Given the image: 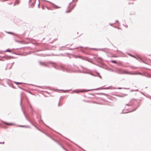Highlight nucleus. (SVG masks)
Masks as SVG:
<instances>
[{
    "label": "nucleus",
    "mask_w": 151,
    "mask_h": 151,
    "mask_svg": "<svg viewBox=\"0 0 151 151\" xmlns=\"http://www.w3.org/2000/svg\"><path fill=\"white\" fill-rule=\"evenodd\" d=\"M130 104H132L133 107V110L130 112H133L135 111L140 106V102L138 101L137 99H132L129 102Z\"/></svg>",
    "instance_id": "obj_1"
},
{
    "label": "nucleus",
    "mask_w": 151,
    "mask_h": 151,
    "mask_svg": "<svg viewBox=\"0 0 151 151\" xmlns=\"http://www.w3.org/2000/svg\"><path fill=\"white\" fill-rule=\"evenodd\" d=\"M22 94L21 95V100L20 101V105L21 106V109L22 110V111L23 112V114L24 115V116L25 117L26 119L27 120L29 121L31 124H32L34 126L35 124H34L32 122L31 120H30L29 115H27L26 114L25 112L24 111V107L22 106Z\"/></svg>",
    "instance_id": "obj_2"
},
{
    "label": "nucleus",
    "mask_w": 151,
    "mask_h": 151,
    "mask_svg": "<svg viewBox=\"0 0 151 151\" xmlns=\"http://www.w3.org/2000/svg\"><path fill=\"white\" fill-rule=\"evenodd\" d=\"M102 87H101L100 88H98L95 89H87L86 90L85 89H82L80 90H78V89H76L75 90H73L72 91V93H78L79 92H88L90 91H94V90H98L100 89Z\"/></svg>",
    "instance_id": "obj_3"
},
{
    "label": "nucleus",
    "mask_w": 151,
    "mask_h": 151,
    "mask_svg": "<svg viewBox=\"0 0 151 151\" xmlns=\"http://www.w3.org/2000/svg\"><path fill=\"white\" fill-rule=\"evenodd\" d=\"M116 72L119 74H128V72L124 70L120 69L116 71Z\"/></svg>",
    "instance_id": "obj_4"
},
{
    "label": "nucleus",
    "mask_w": 151,
    "mask_h": 151,
    "mask_svg": "<svg viewBox=\"0 0 151 151\" xmlns=\"http://www.w3.org/2000/svg\"><path fill=\"white\" fill-rule=\"evenodd\" d=\"M26 103L27 105L29 107L31 111L32 112L34 111L33 109L32 105L30 104L29 100L27 99H26Z\"/></svg>",
    "instance_id": "obj_5"
},
{
    "label": "nucleus",
    "mask_w": 151,
    "mask_h": 151,
    "mask_svg": "<svg viewBox=\"0 0 151 151\" xmlns=\"http://www.w3.org/2000/svg\"><path fill=\"white\" fill-rule=\"evenodd\" d=\"M2 58H4L6 60H8L10 59H14V57L13 56H10V55H5L3 56H0Z\"/></svg>",
    "instance_id": "obj_6"
},
{
    "label": "nucleus",
    "mask_w": 151,
    "mask_h": 151,
    "mask_svg": "<svg viewBox=\"0 0 151 151\" xmlns=\"http://www.w3.org/2000/svg\"><path fill=\"white\" fill-rule=\"evenodd\" d=\"M45 1L50 3L51 4L53 7L55 9H57L60 8V7L56 5H55V4H54V3H52L51 2H50V1H45Z\"/></svg>",
    "instance_id": "obj_7"
},
{
    "label": "nucleus",
    "mask_w": 151,
    "mask_h": 151,
    "mask_svg": "<svg viewBox=\"0 0 151 151\" xmlns=\"http://www.w3.org/2000/svg\"><path fill=\"white\" fill-rule=\"evenodd\" d=\"M134 58H136L137 60H139L142 62L143 63L147 64L145 61H144L141 57L138 55H136V56H134Z\"/></svg>",
    "instance_id": "obj_8"
},
{
    "label": "nucleus",
    "mask_w": 151,
    "mask_h": 151,
    "mask_svg": "<svg viewBox=\"0 0 151 151\" xmlns=\"http://www.w3.org/2000/svg\"><path fill=\"white\" fill-rule=\"evenodd\" d=\"M5 32L7 33L11 34L13 35L16 36V37H19V35L18 34H16L15 33H14L13 32H8V31H5Z\"/></svg>",
    "instance_id": "obj_9"
},
{
    "label": "nucleus",
    "mask_w": 151,
    "mask_h": 151,
    "mask_svg": "<svg viewBox=\"0 0 151 151\" xmlns=\"http://www.w3.org/2000/svg\"><path fill=\"white\" fill-rule=\"evenodd\" d=\"M76 5V4L73 5L68 10L66 11L65 13H67L70 12L71 10L74 9Z\"/></svg>",
    "instance_id": "obj_10"
},
{
    "label": "nucleus",
    "mask_w": 151,
    "mask_h": 151,
    "mask_svg": "<svg viewBox=\"0 0 151 151\" xmlns=\"http://www.w3.org/2000/svg\"><path fill=\"white\" fill-rule=\"evenodd\" d=\"M39 64L41 66H47V64L44 62L39 61Z\"/></svg>",
    "instance_id": "obj_11"
},
{
    "label": "nucleus",
    "mask_w": 151,
    "mask_h": 151,
    "mask_svg": "<svg viewBox=\"0 0 151 151\" xmlns=\"http://www.w3.org/2000/svg\"><path fill=\"white\" fill-rule=\"evenodd\" d=\"M40 120H39V122H42V123L44 124L48 128L51 129V128L48 126L47 125L45 124L43 121L41 119V115H40Z\"/></svg>",
    "instance_id": "obj_12"
},
{
    "label": "nucleus",
    "mask_w": 151,
    "mask_h": 151,
    "mask_svg": "<svg viewBox=\"0 0 151 151\" xmlns=\"http://www.w3.org/2000/svg\"><path fill=\"white\" fill-rule=\"evenodd\" d=\"M15 41L16 42H19L20 43H22L24 44H27L29 43L28 42H24L23 41H19L16 40H15Z\"/></svg>",
    "instance_id": "obj_13"
},
{
    "label": "nucleus",
    "mask_w": 151,
    "mask_h": 151,
    "mask_svg": "<svg viewBox=\"0 0 151 151\" xmlns=\"http://www.w3.org/2000/svg\"><path fill=\"white\" fill-rule=\"evenodd\" d=\"M18 126L19 127H25L26 128H30V126L29 125H18Z\"/></svg>",
    "instance_id": "obj_14"
},
{
    "label": "nucleus",
    "mask_w": 151,
    "mask_h": 151,
    "mask_svg": "<svg viewBox=\"0 0 151 151\" xmlns=\"http://www.w3.org/2000/svg\"><path fill=\"white\" fill-rule=\"evenodd\" d=\"M3 123L6 125H14V123H8L5 121L3 122Z\"/></svg>",
    "instance_id": "obj_15"
},
{
    "label": "nucleus",
    "mask_w": 151,
    "mask_h": 151,
    "mask_svg": "<svg viewBox=\"0 0 151 151\" xmlns=\"http://www.w3.org/2000/svg\"><path fill=\"white\" fill-rule=\"evenodd\" d=\"M35 2H36V0H35L34 2L32 3L31 4L30 6H29V7H31V8H33L34 7V6L35 4Z\"/></svg>",
    "instance_id": "obj_16"
},
{
    "label": "nucleus",
    "mask_w": 151,
    "mask_h": 151,
    "mask_svg": "<svg viewBox=\"0 0 151 151\" xmlns=\"http://www.w3.org/2000/svg\"><path fill=\"white\" fill-rule=\"evenodd\" d=\"M91 49H93V50H102L103 51H104L103 50H104V49H102V48H99V49H97V48H90ZM104 52H105L104 51Z\"/></svg>",
    "instance_id": "obj_17"
},
{
    "label": "nucleus",
    "mask_w": 151,
    "mask_h": 151,
    "mask_svg": "<svg viewBox=\"0 0 151 151\" xmlns=\"http://www.w3.org/2000/svg\"><path fill=\"white\" fill-rule=\"evenodd\" d=\"M124 109H123L122 110V112L120 113V114H126V113H129V112H130L131 111H125V112H123V111H124Z\"/></svg>",
    "instance_id": "obj_18"
},
{
    "label": "nucleus",
    "mask_w": 151,
    "mask_h": 151,
    "mask_svg": "<svg viewBox=\"0 0 151 151\" xmlns=\"http://www.w3.org/2000/svg\"><path fill=\"white\" fill-rule=\"evenodd\" d=\"M95 94H97V95H99L100 94H101L104 95L105 96H107V94L106 93H95Z\"/></svg>",
    "instance_id": "obj_19"
},
{
    "label": "nucleus",
    "mask_w": 151,
    "mask_h": 151,
    "mask_svg": "<svg viewBox=\"0 0 151 151\" xmlns=\"http://www.w3.org/2000/svg\"><path fill=\"white\" fill-rule=\"evenodd\" d=\"M82 73H88V74H90L91 75H92L93 76H96L95 75H94V74H91V73H89L88 72H85V71H83V72H82Z\"/></svg>",
    "instance_id": "obj_20"
},
{
    "label": "nucleus",
    "mask_w": 151,
    "mask_h": 151,
    "mask_svg": "<svg viewBox=\"0 0 151 151\" xmlns=\"http://www.w3.org/2000/svg\"><path fill=\"white\" fill-rule=\"evenodd\" d=\"M79 48H83V47L82 46H79V47H75L73 48H70L69 49H68L69 50H72L73 49H78Z\"/></svg>",
    "instance_id": "obj_21"
},
{
    "label": "nucleus",
    "mask_w": 151,
    "mask_h": 151,
    "mask_svg": "<svg viewBox=\"0 0 151 151\" xmlns=\"http://www.w3.org/2000/svg\"><path fill=\"white\" fill-rule=\"evenodd\" d=\"M60 69L62 70L65 71L66 70V69L63 66H61L60 68Z\"/></svg>",
    "instance_id": "obj_22"
},
{
    "label": "nucleus",
    "mask_w": 151,
    "mask_h": 151,
    "mask_svg": "<svg viewBox=\"0 0 151 151\" xmlns=\"http://www.w3.org/2000/svg\"><path fill=\"white\" fill-rule=\"evenodd\" d=\"M29 85H32V86H35L36 87H39V88H43L42 87V86H38L36 85H33L32 84H29Z\"/></svg>",
    "instance_id": "obj_23"
},
{
    "label": "nucleus",
    "mask_w": 151,
    "mask_h": 151,
    "mask_svg": "<svg viewBox=\"0 0 151 151\" xmlns=\"http://www.w3.org/2000/svg\"><path fill=\"white\" fill-rule=\"evenodd\" d=\"M110 62L111 63H115V64L117 63V62L116 61V60H112Z\"/></svg>",
    "instance_id": "obj_24"
},
{
    "label": "nucleus",
    "mask_w": 151,
    "mask_h": 151,
    "mask_svg": "<svg viewBox=\"0 0 151 151\" xmlns=\"http://www.w3.org/2000/svg\"><path fill=\"white\" fill-rule=\"evenodd\" d=\"M58 145H60L63 148V147H64L58 141L56 142Z\"/></svg>",
    "instance_id": "obj_25"
},
{
    "label": "nucleus",
    "mask_w": 151,
    "mask_h": 151,
    "mask_svg": "<svg viewBox=\"0 0 151 151\" xmlns=\"http://www.w3.org/2000/svg\"><path fill=\"white\" fill-rule=\"evenodd\" d=\"M11 50L9 48L7 49L4 51L5 52H11Z\"/></svg>",
    "instance_id": "obj_26"
},
{
    "label": "nucleus",
    "mask_w": 151,
    "mask_h": 151,
    "mask_svg": "<svg viewBox=\"0 0 151 151\" xmlns=\"http://www.w3.org/2000/svg\"><path fill=\"white\" fill-rule=\"evenodd\" d=\"M68 45H68H65V46H62V47H60L59 48V49H58V50H61V48H65V47H66L65 46H66Z\"/></svg>",
    "instance_id": "obj_27"
},
{
    "label": "nucleus",
    "mask_w": 151,
    "mask_h": 151,
    "mask_svg": "<svg viewBox=\"0 0 151 151\" xmlns=\"http://www.w3.org/2000/svg\"><path fill=\"white\" fill-rule=\"evenodd\" d=\"M14 82L15 84H16V85H18L19 84H22V83H23L22 82H16V81H14Z\"/></svg>",
    "instance_id": "obj_28"
},
{
    "label": "nucleus",
    "mask_w": 151,
    "mask_h": 151,
    "mask_svg": "<svg viewBox=\"0 0 151 151\" xmlns=\"http://www.w3.org/2000/svg\"><path fill=\"white\" fill-rule=\"evenodd\" d=\"M127 54L130 56H131L133 58H134V56L133 55H132L131 54L129 53V52H127Z\"/></svg>",
    "instance_id": "obj_29"
},
{
    "label": "nucleus",
    "mask_w": 151,
    "mask_h": 151,
    "mask_svg": "<svg viewBox=\"0 0 151 151\" xmlns=\"http://www.w3.org/2000/svg\"><path fill=\"white\" fill-rule=\"evenodd\" d=\"M97 73L98 75L97 76H96H96H98V77H99L101 79L102 78V77L100 75L99 73H98V72Z\"/></svg>",
    "instance_id": "obj_30"
},
{
    "label": "nucleus",
    "mask_w": 151,
    "mask_h": 151,
    "mask_svg": "<svg viewBox=\"0 0 151 151\" xmlns=\"http://www.w3.org/2000/svg\"><path fill=\"white\" fill-rule=\"evenodd\" d=\"M111 87V86H110L108 87H105L104 88H103V89H105V90L109 89H110V88Z\"/></svg>",
    "instance_id": "obj_31"
},
{
    "label": "nucleus",
    "mask_w": 151,
    "mask_h": 151,
    "mask_svg": "<svg viewBox=\"0 0 151 151\" xmlns=\"http://www.w3.org/2000/svg\"><path fill=\"white\" fill-rule=\"evenodd\" d=\"M72 2V1L71 2H70V3H69V4H68V5L67 7V9H68L70 8V4L72 3V2Z\"/></svg>",
    "instance_id": "obj_32"
},
{
    "label": "nucleus",
    "mask_w": 151,
    "mask_h": 151,
    "mask_svg": "<svg viewBox=\"0 0 151 151\" xmlns=\"http://www.w3.org/2000/svg\"><path fill=\"white\" fill-rule=\"evenodd\" d=\"M50 138L52 139L55 142H57L58 141L57 140H56L55 139H54V138L51 137Z\"/></svg>",
    "instance_id": "obj_33"
},
{
    "label": "nucleus",
    "mask_w": 151,
    "mask_h": 151,
    "mask_svg": "<svg viewBox=\"0 0 151 151\" xmlns=\"http://www.w3.org/2000/svg\"><path fill=\"white\" fill-rule=\"evenodd\" d=\"M46 8H47V9L48 10H52V9L50 8V7H48L47 6L46 7Z\"/></svg>",
    "instance_id": "obj_34"
},
{
    "label": "nucleus",
    "mask_w": 151,
    "mask_h": 151,
    "mask_svg": "<svg viewBox=\"0 0 151 151\" xmlns=\"http://www.w3.org/2000/svg\"><path fill=\"white\" fill-rule=\"evenodd\" d=\"M86 58L85 57V58H82V59L83 60H87V61H88V62H90L89 61V60H86V59H85V58Z\"/></svg>",
    "instance_id": "obj_35"
},
{
    "label": "nucleus",
    "mask_w": 151,
    "mask_h": 151,
    "mask_svg": "<svg viewBox=\"0 0 151 151\" xmlns=\"http://www.w3.org/2000/svg\"><path fill=\"white\" fill-rule=\"evenodd\" d=\"M146 76L148 78H151V76L149 74L147 76Z\"/></svg>",
    "instance_id": "obj_36"
},
{
    "label": "nucleus",
    "mask_w": 151,
    "mask_h": 151,
    "mask_svg": "<svg viewBox=\"0 0 151 151\" xmlns=\"http://www.w3.org/2000/svg\"><path fill=\"white\" fill-rule=\"evenodd\" d=\"M139 92L141 93L142 94H143V95H144V96H145V95L144 94V93H143L142 92V91H139Z\"/></svg>",
    "instance_id": "obj_37"
},
{
    "label": "nucleus",
    "mask_w": 151,
    "mask_h": 151,
    "mask_svg": "<svg viewBox=\"0 0 151 151\" xmlns=\"http://www.w3.org/2000/svg\"><path fill=\"white\" fill-rule=\"evenodd\" d=\"M45 135H46L47 136H48V137L50 138L51 137V136H50L48 134H46V133H45Z\"/></svg>",
    "instance_id": "obj_38"
},
{
    "label": "nucleus",
    "mask_w": 151,
    "mask_h": 151,
    "mask_svg": "<svg viewBox=\"0 0 151 151\" xmlns=\"http://www.w3.org/2000/svg\"><path fill=\"white\" fill-rule=\"evenodd\" d=\"M60 100L59 101L58 104V106H60Z\"/></svg>",
    "instance_id": "obj_39"
},
{
    "label": "nucleus",
    "mask_w": 151,
    "mask_h": 151,
    "mask_svg": "<svg viewBox=\"0 0 151 151\" xmlns=\"http://www.w3.org/2000/svg\"><path fill=\"white\" fill-rule=\"evenodd\" d=\"M111 44L112 45H113V46L114 47H115V48H117V50H117V52H119V50H118L117 48L116 47H115V46H114V45H113L112 43H111Z\"/></svg>",
    "instance_id": "obj_40"
},
{
    "label": "nucleus",
    "mask_w": 151,
    "mask_h": 151,
    "mask_svg": "<svg viewBox=\"0 0 151 151\" xmlns=\"http://www.w3.org/2000/svg\"><path fill=\"white\" fill-rule=\"evenodd\" d=\"M125 104V105L126 106H132V104Z\"/></svg>",
    "instance_id": "obj_41"
},
{
    "label": "nucleus",
    "mask_w": 151,
    "mask_h": 151,
    "mask_svg": "<svg viewBox=\"0 0 151 151\" xmlns=\"http://www.w3.org/2000/svg\"><path fill=\"white\" fill-rule=\"evenodd\" d=\"M115 24V23H113V24H111V23H109V25H110V26H113L112 25V24Z\"/></svg>",
    "instance_id": "obj_42"
},
{
    "label": "nucleus",
    "mask_w": 151,
    "mask_h": 151,
    "mask_svg": "<svg viewBox=\"0 0 151 151\" xmlns=\"http://www.w3.org/2000/svg\"><path fill=\"white\" fill-rule=\"evenodd\" d=\"M39 131H41V129H40L39 128L37 127V128H36Z\"/></svg>",
    "instance_id": "obj_43"
},
{
    "label": "nucleus",
    "mask_w": 151,
    "mask_h": 151,
    "mask_svg": "<svg viewBox=\"0 0 151 151\" xmlns=\"http://www.w3.org/2000/svg\"><path fill=\"white\" fill-rule=\"evenodd\" d=\"M40 132H42V133H44V134H45L46 133H45V132H43V131L41 130V131H40Z\"/></svg>",
    "instance_id": "obj_44"
},
{
    "label": "nucleus",
    "mask_w": 151,
    "mask_h": 151,
    "mask_svg": "<svg viewBox=\"0 0 151 151\" xmlns=\"http://www.w3.org/2000/svg\"><path fill=\"white\" fill-rule=\"evenodd\" d=\"M40 132H42V133H44V134H45L46 133H45V132H43V131L41 130V131H40Z\"/></svg>",
    "instance_id": "obj_45"
},
{
    "label": "nucleus",
    "mask_w": 151,
    "mask_h": 151,
    "mask_svg": "<svg viewBox=\"0 0 151 151\" xmlns=\"http://www.w3.org/2000/svg\"><path fill=\"white\" fill-rule=\"evenodd\" d=\"M63 149L65 151H68L65 147H63Z\"/></svg>",
    "instance_id": "obj_46"
},
{
    "label": "nucleus",
    "mask_w": 151,
    "mask_h": 151,
    "mask_svg": "<svg viewBox=\"0 0 151 151\" xmlns=\"http://www.w3.org/2000/svg\"><path fill=\"white\" fill-rule=\"evenodd\" d=\"M4 142L3 141V142H0V144H4Z\"/></svg>",
    "instance_id": "obj_47"
},
{
    "label": "nucleus",
    "mask_w": 151,
    "mask_h": 151,
    "mask_svg": "<svg viewBox=\"0 0 151 151\" xmlns=\"http://www.w3.org/2000/svg\"><path fill=\"white\" fill-rule=\"evenodd\" d=\"M124 96H125L127 95V94H123Z\"/></svg>",
    "instance_id": "obj_48"
},
{
    "label": "nucleus",
    "mask_w": 151,
    "mask_h": 151,
    "mask_svg": "<svg viewBox=\"0 0 151 151\" xmlns=\"http://www.w3.org/2000/svg\"><path fill=\"white\" fill-rule=\"evenodd\" d=\"M18 88H19L20 89H22V90H24V89L20 87L19 86H18Z\"/></svg>",
    "instance_id": "obj_49"
},
{
    "label": "nucleus",
    "mask_w": 151,
    "mask_h": 151,
    "mask_svg": "<svg viewBox=\"0 0 151 151\" xmlns=\"http://www.w3.org/2000/svg\"><path fill=\"white\" fill-rule=\"evenodd\" d=\"M123 89H129V88H123Z\"/></svg>",
    "instance_id": "obj_50"
},
{
    "label": "nucleus",
    "mask_w": 151,
    "mask_h": 151,
    "mask_svg": "<svg viewBox=\"0 0 151 151\" xmlns=\"http://www.w3.org/2000/svg\"><path fill=\"white\" fill-rule=\"evenodd\" d=\"M19 2V1H17L16 2V3H17V4H18Z\"/></svg>",
    "instance_id": "obj_51"
},
{
    "label": "nucleus",
    "mask_w": 151,
    "mask_h": 151,
    "mask_svg": "<svg viewBox=\"0 0 151 151\" xmlns=\"http://www.w3.org/2000/svg\"><path fill=\"white\" fill-rule=\"evenodd\" d=\"M27 92H28L29 93H30V94H32V93H31V92H30V91H27Z\"/></svg>",
    "instance_id": "obj_52"
},
{
    "label": "nucleus",
    "mask_w": 151,
    "mask_h": 151,
    "mask_svg": "<svg viewBox=\"0 0 151 151\" xmlns=\"http://www.w3.org/2000/svg\"><path fill=\"white\" fill-rule=\"evenodd\" d=\"M17 1H16L14 3V6H15L16 5V2Z\"/></svg>",
    "instance_id": "obj_53"
},
{
    "label": "nucleus",
    "mask_w": 151,
    "mask_h": 151,
    "mask_svg": "<svg viewBox=\"0 0 151 151\" xmlns=\"http://www.w3.org/2000/svg\"><path fill=\"white\" fill-rule=\"evenodd\" d=\"M124 27H126V28H127L128 27V26L127 25H124Z\"/></svg>",
    "instance_id": "obj_54"
},
{
    "label": "nucleus",
    "mask_w": 151,
    "mask_h": 151,
    "mask_svg": "<svg viewBox=\"0 0 151 151\" xmlns=\"http://www.w3.org/2000/svg\"><path fill=\"white\" fill-rule=\"evenodd\" d=\"M134 91H139V92L140 91L138 89L134 90Z\"/></svg>",
    "instance_id": "obj_55"
},
{
    "label": "nucleus",
    "mask_w": 151,
    "mask_h": 151,
    "mask_svg": "<svg viewBox=\"0 0 151 151\" xmlns=\"http://www.w3.org/2000/svg\"><path fill=\"white\" fill-rule=\"evenodd\" d=\"M134 4V3H128V4Z\"/></svg>",
    "instance_id": "obj_56"
},
{
    "label": "nucleus",
    "mask_w": 151,
    "mask_h": 151,
    "mask_svg": "<svg viewBox=\"0 0 151 151\" xmlns=\"http://www.w3.org/2000/svg\"><path fill=\"white\" fill-rule=\"evenodd\" d=\"M40 115H37V118H40V116H40Z\"/></svg>",
    "instance_id": "obj_57"
},
{
    "label": "nucleus",
    "mask_w": 151,
    "mask_h": 151,
    "mask_svg": "<svg viewBox=\"0 0 151 151\" xmlns=\"http://www.w3.org/2000/svg\"><path fill=\"white\" fill-rule=\"evenodd\" d=\"M112 27H114V28H118V29H119L116 26H112Z\"/></svg>",
    "instance_id": "obj_58"
},
{
    "label": "nucleus",
    "mask_w": 151,
    "mask_h": 151,
    "mask_svg": "<svg viewBox=\"0 0 151 151\" xmlns=\"http://www.w3.org/2000/svg\"><path fill=\"white\" fill-rule=\"evenodd\" d=\"M75 145H77L78 147H79L80 148H81L80 146H78V145H77V144H75Z\"/></svg>",
    "instance_id": "obj_59"
},
{
    "label": "nucleus",
    "mask_w": 151,
    "mask_h": 151,
    "mask_svg": "<svg viewBox=\"0 0 151 151\" xmlns=\"http://www.w3.org/2000/svg\"><path fill=\"white\" fill-rule=\"evenodd\" d=\"M13 54H14L16 55H18V54L17 53H15L14 52H13Z\"/></svg>",
    "instance_id": "obj_60"
},
{
    "label": "nucleus",
    "mask_w": 151,
    "mask_h": 151,
    "mask_svg": "<svg viewBox=\"0 0 151 151\" xmlns=\"http://www.w3.org/2000/svg\"><path fill=\"white\" fill-rule=\"evenodd\" d=\"M134 91V90H132L130 91V92H133Z\"/></svg>",
    "instance_id": "obj_61"
},
{
    "label": "nucleus",
    "mask_w": 151,
    "mask_h": 151,
    "mask_svg": "<svg viewBox=\"0 0 151 151\" xmlns=\"http://www.w3.org/2000/svg\"><path fill=\"white\" fill-rule=\"evenodd\" d=\"M40 3H39L38 4V8H40Z\"/></svg>",
    "instance_id": "obj_62"
},
{
    "label": "nucleus",
    "mask_w": 151,
    "mask_h": 151,
    "mask_svg": "<svg viewBox=\"0 0 151 151\" xmlns=\"http://www.w3.org/2000/svg\"><path fill=\"white\" fill-rule=\"evenodd\" d=\"M57 39H55L53 40V41H55Z\"/></svg>",
    "instance_id": "obj_63"
},
{
    "label": "nucleus",
    "mask_w": 151,
    "mask_h": 151,
    "mask_svg": "<svg viewBox=\"0 0 151 151\" xmlns=\"http://www.w3.org/2000/svg\"><path fill=\"white\" fill-rule=\"evenodd\" d=\"M123 88H121V87H119L117 88L118 89H121Z\"/></svg>",
    "instance_id": "obj_64"
}]
</instances>
